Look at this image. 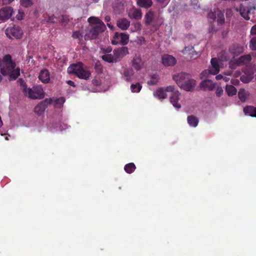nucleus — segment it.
<instances>
[{
    "label": "nucleus",
    "instance_id": "37",
    "mask_svg": "<svg viewBox=\"0 0 256 256\" xmlns=\"http://www.w3.org/2000/svg\"><path fill=\"white\" fill-rule=\"evenodd\" d=\"M132 27L130 28V30L132 32H136L140 30L142 26L140 23H135L132 24Z\"/></svg>",
    "mask_w": 256,
    "mask_h": 256
},
{
    "label": "nucleus",
    "instance_id": "18",
    "mask_svg": "<svg viewBox=\"0 0 256 256\" xmlns=\"http://www.w3.org/2000/svg\"><path fill=\"white\" fill-rule=\"evenodd\" d=\"M144 63L140 55H135L132 60V66L136 70H140L142 68Z\"/></svg>",
    "mask_w": 256,
    "mask_h": 256
},
{
    "label": "nucleus",
    "instance_id": "12",
    "mask_svg": "<svg viewBox=\"0 0 256 256\" xmlns=\"http://www.w3.org/2000/svg\"><path fill=\"white\" fill-rule=\"evenodd\" d=\"M116 62L120 61L124 56L128 54V49L127 47L122 46L114 50Z\"/></svg>",
    "mask_w": 256,
    "mask_h": 256
},
{
    "label": "nucleus",
    "instance_id": "1",
    "mask_svg": "<svg viewBox=\"0 0 256 256\" xmlns=\"http://www.w3.org/2000/svg\"><path fill=\"white\" fill-rule=\"evenodd\" d=\"M0 72L4 76H8L10 80H16L20 75V69L16 67L10 54H6L2 59H0ZM2 78V76L0 74V82Z\"/></svg>",
    "mask_w": 256,
    "mask_h": 256
},
{
    "label": "nucleus",
    "instance_id": "25",
    "mask_svg": "<svg viewBox=\"0 0 256 256\" xmlns=\"http://www.w3.org/2000/svg\"><path fill=\"white\" fill-rule=\"evenodd\" d=\"M137 4L140 7L148 8L152 5V0H137Z\"/></svg>",
    "mask_w": 256,
    "mask_h": 256
},
{
    "label": "nucleus",
    "instance_id": "13",
    "mask_svg": "<svg viewBox=\"0 0 256 256\" xmlns=\"http://www.w3.org/2000/svg\"><path fill=\"white\" fill-rule=\"evenodd\" d=\"M112 49L110 48H107L106 52L102 56V59L108 63H116L115 55L114 50L112 52Z\"/></svg>",
    "mask_w": 256,
    "mask_h": 256
},
{
    "label": "nucleus",
    "instance_id": "55",
    "mask_svg": "<svg viewBox=\"0 0 256 256\" xmlns=\"http://www.w3.org/2000/svg\"><path fill=\"white\" fill-rule=\"evenodd\" d=\"M231 82L234 84H237L238 83V80L232 79L231 80Z\"/></svg>",
    "mask_w": 256,
    "mask_h": 256
},
{
    "label": "nucleus",
    "instance_id": "41",
    "mask_svg": "<svg viewBox=\"0 0 256 256\" xmlns=\"http://www.w3.org/2000/svg\"><path fill=\"white\" fill-rule=\"evenodd\" d=\"M194 49V47L192 46H188L185 47L184 49L182 51L184 54H188V52L192 51Z\"/></svg>",
    "mask_w": 256,
    "mask_h": 256
},
{
    "label": "nucleus",
    "instance_id": "32",
    "mask_svg": "<svg viewBox=\"0 0 256 256\" xmlns=\"http://www.w3.org/2000/svg\"><path fill=\"white\" fill-rule=\"evenodd\" d=\"M65 102V99L63 97H60L56 98L54 100V106L56 108H60L62 106L63 104Z\"/></svg>",
    "mask_w": 256,
    "mask_h": 256
},
{
    "label": "nucleus",
    "instance_id": "31",
    "mask_svg": "<svg viewBox=\"0 0 256 256\" xmlns=\"http://www.w3.org/2000/svg\"><path fill=\"white\" fill-rule=\"evenodd\" d=\"M159 80L158 76L155 74L150 76V80L148 81V85H154L156 84Z\"/></svg>",
    "mask_w": 256,
    "mask_h": 256
},
{
    "label": "nucleus",
    "instance_id": "33",
    "mask_svg": "<svg viewBox=\"0 0 256 256\" xmlns=\"http://www.w3.org/2000/svg\"><path fill=\"white\" fill-rule=\"evenodd\" d=\"M136 166L134 163H129L124 166L125 171L128 174L132 173L136 169Z\"/></svg>",
    "mask_w": 256,
    "mask_h": 256
},
{
    "label": "nucleus",
    "instance_id": "19",
    "mask_svg": "<svg viewBox=\"0 0 256 256\" xmlns=\"http://www.w3.org/2000/svg\"><path fill=\"white\" fill-rule=\"evenodd\" d=\"M117 26L122 30H126L130 26V22L126 18H120L117 20Z\"/></svg>",
    "mask_w": 256,
    "mask_h": 256
},
{
    "label": "nucleus",
    "instance_id": "20",
    "mask_svg": "<svg viewBox=\"0 0 256 256\" xmlns=\"http://www.w3.org/2000/svg\"><path fill=\"white\" fill-rule=\"evenodd\" d=\"M243 51V47L238 44H234L230 48V52L234 58L242 54Z\"/></svg>",
    "mask_w": 256,
    "mask_h": 256
},
{
    "label": "nucleus",
    "instance_id": "34",
    "mask_svg": "<svg viewBox=\"0 0 256 256\" xmlns=\"http://www.w3.org/2000/svg\"><path fill=\"white\" fill-rule=\"evenodd\" d=\"M142 88V85L140 83L132 84L130 86V90L132 92H138Z\"/></svg>",
    "mask_w": 256,
    "mask_h": 256
},
{
    "label": "nucleus",
    "instance_id": "50",
    "mask_svg": "<svg viewBox=\"0 0 256 256\" xmlns=\"http://www.w3.org/2000/svg\"><path fill=\"white\" fill-rule=\"evenodd\" d=\"M66 84H68V85H70V86H72L73 87L75 86L74 83L72 80H68L66 81Z\"/></svg>",
    "mask_w": 256,
    "mask_h": 256
},
{
    "label": "nucleus",
    "instance_id": "9",
    "mask_svg": "<svg viewBox=\"0 0 256 256\" xmlns=\"http://www.w3.org/2000/svg\"><path fill=\"white\" fill-rule=\"evenodd\" d=\"M246 2L240 5V8H236V11H239L240 15L246 20H249L250 18V16L252 14L251 11L255 10V8H248L245 4Z\"/></svg>",
    "mask_w": 256,
    "mask_h": 256
},
{
    "label": "nucleus",
    "instance_id": "36",
    "mask_svg": "<svg viewBox=\"0 0 256 256\" xmlns=\"http://www.w3.org/2000/svg\"><path fill=\"white\" fill-rule=\"evenodd\" d=\"M20 2L21 6L24 8L30 7L33 4L32 0H20Z\"/></svg>",
    "mask_w": 256,
    "mask_h": 256
},
{
    "label": "nucleus",
    "instance_id": "4",
    "mask_svg": "<svg viewBox=\"0 0 256 256\" xmlns=\"http://www.w3.org/2000/svg\"><path fill=\"white\" fill-rule=\"evenodd\" d=\"M90 24V28L86 34V36L90 39H94L106 29L104 23L99 18L91 16L88 20Z\"/></svg>",
    "mask_w": 256,
    "mask_h": 256
},
{
    "label": "nucleus",
    "instance_id": "60",
    "mask_svg": "<svg viewBox=\"0 0 256 256\" xmlns=\"http://www.w3.org/2000/svg\"><path fill=\"white\" fill-rule=\"evenodd\" d=\"M107 26H108V28H110L111 29H112L113 28V26L110 24H108Z\"/></svg>",
    "mask_w": 256,
    "mask_h": 256
},
{
    "label": "nucleus",
    "instance_id": "39",
    "mask_svg": "<svg viewBox=\"0 0 256 256\" xmlns=\"http://www.w3.org/2000/svg\"><path fill=\"white\" fill-rule=\"evenodd\" d=\"M72 37L75 38H78L79 40H81L82 38V36L79 32L76 31L73 33Z\"/></svg>",
    "mask_w": 256,
    "mask_h": 256
},
{
    "label": "nucleus",
    "instance_id": "48",
    "mask_svg": "<svg viewBox=\"0 0 256 256\" xmlns=\"http://www.w3.org/2000/svg\"><path fill=\"white\" fill-rule=\"evenodd\" d=\"M250 34L252 35L256 36V24L252 28Z\"/></svg>",
    "mask_w": 256,
    "mask_h": 256
},
{
    "label": "nucleus",
    "instance_id": "63",
    "mask_svg": "<svg viewBox=\"0 0 256 256\" xmlns=\"http://www.w3.org/2000/svg\"><path fill=\"white\" fill-rule=\"evenodd\" d=\"M50 130L51 132H55V130L54 129H52V128L50 129Z\"/></svg>",
    "mask_w": 256,
    "mask_h": 256
},
{
    "label": "nucleus",
    "instance_id": "42",
    "mask_svg": "<svg viewBox=\"0 0 256 256\" xmlns=\"http://www.w3.org/2000/svg\"><path fill=\"white\" fill-rule=\"evenodd\" d=\"M223 92L224 91L222 87H218L216 92V95L220 97L223 94Z\"/></svg>",
    "mask_w": 256,
    "mask_h": 256
},
{
    "label": "nucleus",
    "instance_id": "44",
    "mask_svg": "<svg viewBox=\"0 0 256 256\" xmlns=\"http://www.w3.org/2000/svg\"><path fill=\"white\" fill-rule=\"evenodd\" d=\"M53 101L52 99L51 98H46L44 100L41 102L44 105L46 106V108L47 106L51 104L52 102Z\"/></svg>",
    "mask_w": 256,
    "mask_h": 256
},
{
    "label": "nucleus",
    "instance_id": "8",
    "mask_svg": "<svg viewBox=\"0 0 256 256\" xmlns=\"http://www.w3.org/2000/svg\"><path fill=\"white\" fill-rule=\"evenodd\" d=\"M22 34V30L18 26L7 28L6 30V34L10 38H20Z\"/></svg>",
    "mask_w": 256,
    "mask_h": 256
},
{
    "label": "nucleus",
    "instance_id": "14",
    "mask_svg": "<svg viewBox=\"0 0 256 256\" xmlns=\"http://www.w3.org/2000/svg\"><path fill=\"white\" fill-rule=\"evenodd\" d=\"M134 72L132 68H125L122 73V78L127 82L134 80Z\"/></svg>",
    "mask_w": 256,
    "mask_h": 256
},
{
    "label": "nucleus",
    "instance_id": "17",
    "mask_svg": "<svg viewBox=\"0 0 256 256\" xmlns=\"http://www.w3.org/2000/svg\"><path fill=\"white\" fill-rule=\"evenodd\" d=\"M200 86L204 90L212 91L214 90L216 85L211 80H204L200 82Z\"/></svg>",
    "mask_w": 256,
    "mask_h": 256
},
{
    "label": "nucleus",
    "instance_id": "30",
    "mask_svg": "<svg viewBox=\"0 0 256 256\" xmlns=\"http://www.w3.org/2000/svg\"><path fill=\"white\" fill-rule=\"evenodd\" d=\"M188 122L190 126L196 127L198 126V120L195 116H190L188 117Z\"/></svg>",
    "mask_w": 256,
    "mask_h": 256
},
{
    "label": "nucleus",
    "instance_id": "15",
    "mask_svg": "<svg viewBox=\"0 0 256 256\" xmlns=\"http://www.w3.org/2000/svg\"><path fill=\"white\" fill-rule=\"evenodd\" d=\"M162 63L164 66H174L176 62L174 57L169 54H164L162 58Z\"/></svg>",
    "mask_w": 256,
    "mask_h": 256
},
{
    "label": "nucleus",
    "instance_id": "45",
    "mask_svg": "<svg viewBox=\"0 0 256 256\" xmlns=\"http://www.w3.org/2000/svg\"><path fill=\"white\" fill-rule=\"evenodd\" d=\"M208 18L209 19L212 20H216V13L215 12H210L208 14Z\"/></svg>",
    "mask_w": 256,
    "mask_h": 256
},
{
    "label": "nucleus",
    "instance_id": "51",
    "mask_svg": "<svg viewBox=\"0 0 256 256\" xmlns=\"http://www.w3.org/2000/svg\"><path fill=\"white\" fill-rule=\"evenodd\" d=\"M2 2L4 4H10V2H12L14 0H1Z\"/></svg>",
    "mask_w": 256,
    "mask_h": 256
},
{
    "label": "nucleus",
    "instance_id": "26",
    "mask_svg": "<svg viewBox=\"0 0 256 256\" xmlns=\"http://www.w3.org/2000/svg\"><path fill=\"white\" fill-rule=\"evenodd\" d=\"M46 108V106L40 102L35 107L34 112L37 114L40 115L44 112Z\"/></svg>",
    "mask_w": 256,
    "mask_h": 256
},
{
    "label": "nucleus",
    "instance_id": "35",
    "mask_svg": "<svg viewBox=\"0 0 256 256\" xmlns=\"http://www.w3.org/2000/svg\"><path fill=\"white\" fill-rule=\"evenodd\" d=\"M154 18V13L151 12L149 11L146 13L145 16L146 18V22L147 24H150L152 22Z\"/></svg>",
    "mask_w": 256,
    "mask_h": 256
},
{
    "label": "nucleus",
    "instance_id": "24",
    "mask_svg": "<svg viewBox=\"0 0 256 256\" xmlns=\"http://www.w3.org/2000/svg\"><path fill=\"white\" fill-rule=\"evenodd\" d=\"M244 112L246 116L256 117V108L247 106L244 108Z\"/></svg>",
    "mask_w": 256,
    "mask_h": 256
},
{
    "label": "nucleus",
    "instance_id": "28",
    "mask_svg": "<svg viewBox=\"0 0 256 256\" xmlns=\"http://www.w3.org/2000/svg\"><path fill=\"white\" fill-rule=\"evenodd\" d=\"M226 90L229 96H232L236 94L237 90L234 86L232 85H226Z\"/></svg>",
    "mask_w": 256,
    "mask_h": 256
},
{
    "label": "nucleus",
    "instance_id": "38",
    "mask_svg": "<svg viewBox=\"0 0 256 256\" xmlns=\"http://www.w3.org/2000/svg\"><path fill=\"white\" fill-rule=\"evenodd\" d=\"M250 48L252 50H256V36H254L250 40Z\"/></svg>",
    "mask_w": 256,
    "mask_h": 256
},
{
    "label": "nucleus",
    "instance_id": "6",
    "mask_svg": "<svg viewBox=\"0 0 256 256\" xmlns=\"http://www.w3.org/2000/svg\"><path fill=\"white\" fill-rule=\"evenodd\" d=\"M22 88L24 94L31 99H42L44 96V90L40 86L29 88L25 84H22Z\"/></svg>",
    "mask_w": 256,
    "mask_h": 256
},
{
    "label": "nucleus",
    "instance_id": "54",
    "mask_svg": "<svg viewBox=\"0 0 256 256\" xmlns=\"http://www.w3.org/2000/svg\"><path fill=\"white\" fill-rule=\"evenodd\" d=\"M223 76L222 74H218L216 76V80H220L223 79Z\"/></svg>",
    "mask_w": 256,
    "mask_h": 256
},
{
    "label": "nucleus",
    "instance_id": "46",
    "mask_svg": "<svg viewBox=\"0 0 256 256\" xmlns=\"http://www.w3.org/2000/svg\"><path fill=\"white\" fill-rule=\"evenodd\" d=\"M240 80L244 83H248L250 81V78L246 77L244 76H240Z\"/></svg>",
    "mask_w": 256,
    "mask_h": 256
},
{
    "label": "nucleus",
    "instance_id": "3",
    "mask_svg": "<svg viewBox=\"0 0 256 256\" xmlns=\"http://www.w3.org/2000/svg\"><path fill=\"white\" fill-rule=\"evenodd\" d=\"M178 86L186 91H192L196 86V81L187 73L180 72L173 76Z\"/></svg>",
    "mask_w": 256,
    "mask_h": 256
},
{
    "label": "nucleus",
    "instance_id": "10",
    "mask_svg": "<svg viewBox=\"0 0 256 256\" xmlns=\"http://www.w3.org/2000/svg\"><path fill=\"white\" fill-rule=\"evenodd\" d=\"M174 89V87L172 86H168L165 88H159L154 92L153 94L155 98L162 100L166 98L167 94L166 93V92H173Z\"/></svg>",
    "mask_w": 256,
    "mask_h": 256
},
{
    "label": "nucleus",
    "instance_id": "62",
    "mask_svg": "<svg viewBox=\"0 0 256 256\" xmlns=\"http://www.w3.org/2000/svg\"><path fill=\"white\" fill-rule=\"evenodd\" d=\"M164 0H157V1L159 2L162 3L164 2Z\"/></svg>",
    "mask_w": 256,
    "mask_h": 256
},
{
    "label": "nucleus",
    "instance_id": "29",
    "mask_svg": "<svg viewBox=\"0 0 256 256\" xmlns=\"http://www.w3.org/2000/svg\"><path fill=\"white\" fill-rule=\"evenodd\" d=\"M215 12L216 13V20L218 23L220 24H223L224 22V18L223 12L219 10L215 11Z\"/></svg>",
    "mask_w": 256,
    "mask_h": 256
},
{
    "label": "nucleus",
    "instance_id": "21",
    "mask_svg": "<svg viewBox=\"0 0 256 256\" xmlns=\"http://www.w3.org/2000/svg\"><path fill=\"white\" fill-rule=\"evenodd\" d=\"M128 16L130 18L138 20L142 18V13L140 10L132 8L128 11Z\"/></svg>",
    "mask_w": 256,
    "mask_h": 256
},
{
    "label": "nucleus",
    "instance_id": "16",
    "mask_svg": "<svg viewBox=\"0 0 256 256\" xmlns=\"http://www.w3.org/2000/svg\"><path fill=\"white\" fill-rule=\"evenodd\" d=\"M12 14V9L10 6H6L0 10V20H6L10 18Z\"/></svg>",
    "mask_w": 256,
    "mask_h": 256
},
{
    "label": "nucleus",
    "instance_id": "47",
    "mask_svg": "<svg viewBox=\"0 0 256 256\" xmlns=\"http://www.w3.org/2000/svg\"><path fill=\"white\" fill-rule=\"evenodd\" d=\"M192 4L194 6V8H199V6L198 5V0H191Z\"/></svg>",
    "mask_w": 256,
    "mask_h": 256
},
{
    "label": "nucleus",
    "instance_id": "43",
    "mask_svg": "<svg viewBox=\"0 0 256 256\" xmlns=\"http://www.w3.org/2000/svg\"><path fill=\"white\" fill-rule=\"evenodd\" d=\"M229 64L230 68L231 69H236L237 66H239L238 65H236V60H230Z\"/></svg>",
    "mask_w": 256,
    "mask_h": 256
},
{
    "label": "nucleus",
    "instance_id": "61",
    "mask_svg": "<svg viewBox=\"0 0 256 256\" xmlns=\"http://www.w3.org/2000/svg\"><path fill=\"white\" fill-rule=\"evenodd\" d=\"M17 18L18 19V20H22V16H17Z\"/></svg>",
    "mask_w": 256,
    "mask_h": 256
},
{
    "label": "nucleus",
    "instance_id": "22",
    "mask_svg": "<svg viewBox=\"0 0 256 256\" xmlns=\"http://www.w3.org/2000/svg\"><path fill=\"white\" fill-rule=\"evenodd\" d=\"M39 79L43 83L48 82L50 80V74L48 70H42L39 74Z\"/></svg>",
    "mask_w": 256,
    "mask_h": 256
},
{
    "label": "nucleus",
    "instance_id": "57",
    "mask_svg": "<svg viewBox=\"0 0 256 256\" xmlns=\"http://www.w3.org/2000/svg\"><path fill=\"white\" fill-rule=\"evenodd\" d=\"M104 20L106 22H109L110 20V16H106Z\"/></svg>",
    "mask_w": 256,
    "mask_h": 256
},
{
    "label": "nucleus",
    "instance_id": "52",
    "mask_svg": "<svg viewBox=\"0 0 256 256\" xmlns=\"http://www.w3.org/2000/svg\"><path fill=\"white\" fill-rule=\"evenodd\" d=\"M92 84L96 86H98L100 84V82L98 80L94 79L92 80Z\"/></svg>",
    "mask_w": 256,
    "mask_h": 256
},
{
    "label": "nucleus",
    "instance_id": "53",
    "mask_svg": "<svg viewBox=\"0 0 256 256\" xmlns=\"http://www.w3.org/2000/svg\"><path fill=\"white\" fill-rule=\"evenodd\" d=\"M240 75H241V72L239 70L236 71L234 74V76L236 78L240 76Z\"/></svg>",
    "mask_w": 256,
    "mask_h": 256
},
{
    "label": "nucleus",
    "instance_id": "11",
    "mask_svg": "<svg viewBox=\"0 0 256 256\" xmlns=\"http://www.w3.org/2000/svg\"><path fill=\"white\" fill-rule=\"evenodd\" d=\"M172 94L170 97V100L173 106L177 110L181 108L180 102V93L178 90H174L172 92Z\"/></svg>",
    "mask_w": 256,
    "mask_h": 256
},
{
    "label": "nucleus",
    "instance_id": "49",
    "mask_svg": "<svg viewBox=\"0 0 256 256\" xmlns=\"http://www.w3.org/2000/svg\"><path fill=\"white\" fill-rule=\"evenodd\" d=\"M232 11L230 9H228L226 10V16L227 17H230L232 16Z\"/></svg>",
    "mask_w": 256,
    "mask_h": 256
},
{
    "label": "nucleus",
    "instance_id": "40",
    "mask_svg": "<svg viewBox=\"0 0 256 256\" xmlns=\"http://www.w3.org/2000/svg\"><path fill=\"white\" fill-rule=\"evenodd\" d=\"M56 17L54 16V14H52L51 16H48V18L46 19V22H48L53 23L56 22Z\"/></svg>",
    "mask_w": 256,
    "mask_h": 256
},
{
    "label": "nucleus",
    "instance_id": "56",
    "mask_svg": "<svg viewBox=\"0 0 256 256\" xmlns=\"http://www.w3.org/2000/svg\"><path fill=\"white\" fill-rule=\"evenodd\" d=\"M232 74V72L231 70H229L227 72H225L224 74L226 76H230Z\"/></svg>",
    "mask_w": 256,
    "mask_h": 256
},
{
    "label": "nucleus",
    "instance_id": "7",
    "mask_svg": "<svg viewBox=\"0 0 256 256\" xmlns=\"http://www.w3.org/2000/svg\"><path fill=\"white\" fill-rule=\"evenodd\" d=\"M129 40V35L126 33L116 32L112 40V44L116 45L120 44L124 46L126 44Z\"/></svg>",
    "mask_w": 256,
    "mask_h": 256
},
{
    "label": "nucleus",
    "instance_id": "2",
    "mask_svg": "<svg viewBox=\"0 0 256 256\" xmlns=\"http://www.w3.org/2000/svg\"><path fill=\"white\" fill-rule=\"evenodd\" d=\"M225 52H223L220 56V58H212L210 61L212 66V68L202 71L200 74L201 79L204 80L208 78L210 74L215 75L219 72L220 68H223L224 66L223 62L224 61L226 62L229 60V58H228L225 56Z\"/></svg>",
    "mask_w": 256,
    "mask_h": 256
},
{
    "label": "nucleus",
    "instance_id": "27",
    "mask_svg": "<svg viewBox=\"0 0 256 256\" xmlns=\"http://www.w3.org/2000/svg\"><path fill=\"white\" fill-rule=\"evenodd\" d=\"M249 96L248 92L244 89H240L238 92V96L241 101L244 102Z\"/></svg>",
    "mask_w": 256,
    "mask_h": 256
},
{
    "label": "nucleus",
    "instance_id": "5",
    "mask_svg": "<svg viewBox=\"0 0 256 256\" xmlns=\"http://www.w3.org/2000/svg\"><path fill=\"white\" fill-rule=\"evenodd\" d=\"M68 72L70 74L74 73L78 78L85 80H88L91 75L90 72L80 62L70 66L68 68Z\"/></svg>",
    "mask_w": 256,
    "mask_h": 256
},
{
    "label": "nucleus",
    "instance_id": "59",
    "mask_svg": "<svg viewBox=\"0 0 256 256\" xmlns=\"http://www.w3.org/2000/svg\"><path fill=\"white\" fill-rule=\"evenodd\" d=\"M139 40H140V42L142 43V42H144V38L141 37L140 38Z\"/></svg>",
    "mask_w": 256,
    "mask_h": 256
},
{
    "label": "nucleus",
    "instance_id": "58",
    "mask_svg": "<svg viewBox=\"0 0 256 256\" xmlns=\"http://www.w3.org/2000/svg\"><path fill=\"white\" fill-rule=\"evenodd\" d=\"M223 80L224 82H228L229 80H230V78H227V77H223Z\"/></svg>",
    "mask_w": 256,
    "mask_h": 256
},
{
    "label": "nucleus",
    "instance_id": "64",
    "mask_svg": "<svg viewBox=\"0 0 256 256\" xmlns=\"http://www.w3.org/2000/svg\"><path fill=\"white\" fill-rule=\"evenodd\" d=\"M62 128V126H60V130H62L63 129L62 128Z\"/></svg>",
    "mask_w": 256,
    "mask_h": 256
},
{
    "label": "nucleus",
    "instance_id": "23",
    "mask_svg": "<svg viewBox=\"0 0 256 256\" xmlns=\"http://www.w3.org/2000/svg\"><path fill=\"white\" fill-rule=\"evenodd\" d=\"M250 60L251 56L250 54L242 56L236 60V65L242 66L246 64L249 63Z\"/></svg>",
    "mask_w": 256,
    "mask_h": 256
}]
</instances>
